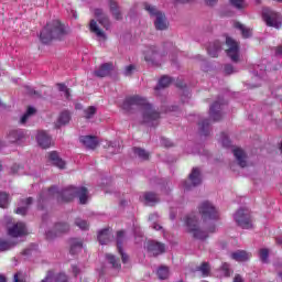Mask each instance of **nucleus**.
I'll use <instances>...</instances> for the list:
<instances>
[{"label": "nucleus", "mask_w": 282, "mask_h": 282, "mask_svg": "<svg viewBox=\"0 0 282 282\" xmlns=\"http://www.w3.org/2000/svg\"><path fill=\"white\" fill-rule=\"evenodd\" d=\"M70 243V254H78V252H80V250H83V240L78 239V238H73L69 241Z\"/></svg>", "instance_id": "cd10ccee"}, {"label": "nucleus", "mask_w": 282, "mask_h": 282, "mask_svg": "<svg viewBox=\"0 0 282 282\" xmlns=\"http://www.w3.org/2000/svg\"><path fill=\"white\" fill-rule=\"evenodd\" d=\"M41 282H52V272H48L45 279H43Z\"/></svg>", "instance_id": "13d9d810"}, {"label": "nucleus", "mask_w": 282, "mask_h": 282, "mask_svg": "<svg viewBox=\"0 0 282 282\" xmlns=\"http://www.w3.org/2000/svg\"><path fill=\"white\" fill-rule=\"evenodd\" d=\"M234 282H243V278H241V275H236Z\"/></svg>", "instance_id": "e2e57ef3"}, {"label": "nucleus", "mask_w": 282, "mask_h": 282, "mask_svg": "<svg viewBox=\"0 0 282 282\" xmlns=\"http://www.w3.org/2000/svg\"><path fill=\"white\" fill-rule=\"evenodd\" d=\"M149 219L153 221V219H158V214L150 215Z\"/></svg>", "instance_id": "774afa93"}, {"label": "nucleus", "mask_w": 282, "mask_h": 282, "mask_svg": "<svg viewBox=\"0 0 282 282\" xmlns=\"http://www.w3.org/2000/svg\"><path fill=\"white\" fill-rule=\"evenodd\" d=\"M145 248L152 257H158V254H163L165 250V247L163 243L156 242L153 240L148 241L145 245Z\"/></svg>", "instance_id": "4468645a"}, {"label": "nucleus", "mask_w": 282, "mask_h": 282, "mask_svg": "<svg viewBox=\"0 0 282 282\" xmlns=\"http://www.w3.org/2000/svg\"><path fill=\"white\" fill-rule=\"evenodd\" d=\"M13 282H25V273L18 272L13 276Z\"/></svg>", "instance_id": "3c124183"}, {"label": "nucleus", "mask_w": 282, "mask_h": 282, "mask_svg": "<svg viewBox=\"0 0 282 282\" xmlns=\"http://www.w3.org/2000/svg\"><path fill=\"white\" fill-rule=\"evenodd\" d=\"M48 161L51 162V164H53V166H56L57 169H65L66 163L63 159H61V156L58 155V152L53 151L48 153Z\"/></svg>", "instance_id": "a211bd4d"}, {"label": "nucleus", "mask_w": 282, "mask_h": 282, "mask_svg": "<svg viewBox=\"0 0 282 282\" xmlns=\"http://www.w3.org/2000/svg\"><path fill=\"white\" fill-rule=\"evenodd\" d=\"M231 6L237 8V10H243L246 8V1L243 0H230Z\"/></svg>", "instance_id": "37998d69"}, {"label": "nucleus", "mask_w": 282, "mask_h": 282, "mask_svg": "<svg viewBox=\"0 0 282 282\" xmlns=\"http://www.w3.org/2000/svg\"><path fill=\"white\" fill-rule=\"evenodd\" d=\"M36 140L42 149H50L52 147V137L45 131L37 132Z\"/></svg>", "instance_id": "dca6fc26"}, {"label": "nucleus", "mask_w": 282, "mask_h": 282, "mask_svg": "<svg viewBox=\"0 0 282 282\" xmlns=\"http://www.w3.org/2000/svg\"><path fill=\"white\" fill-rule=\"evenodd\" d=\"M135 72V65H128L126 66L123 74L124 76H131Z\"/></svg>", "instance_id": "603ef678"}, {"label": "nucleus", "mask_w": 282, "mask_h": 282, "mask_svg": "<svg viewBox=\"0 0 282 282\" xmlns=\"http://www.w3.org/2000/svg\"><path fill=\"white\" fill-rule=\"evenodd\" d=\"M124 111H133V109H139L141 113V122L148 124V127H155L160 120V112L153 108L147 98L141 96L128 97L122 105Z\"/></svg>", "instance_id": "f257e3e1"}, {"label": "nucleus", "mask_w": 282, "mask_h": 282, "mask_svg": "<svg viewBox=\"0 0 282 282\" xmlns=\"http://www.w3.org/2000/svg\"><path fill=\"white\" fill-rule=\"evenodd\" d=\"M220 144H223V147H230V139L228 138V134L226 133H221L220 134V139H219Z\"/></svg>", "instance_id": "49530a36"}, {"label": "nucleus", "mask_w": 282, "mask_h": 282, "mask_svg": "<svg viewBox=\"0 0 282 282\" xmlns=\"http://www.w3.org/2000/svg\"><path fill=\"white\" fill-rule=\"evenodd\" d=\"M221 276H229L230 275V264L229 263H223L220 268Z\"/></svg>", "instance_id": "de8ad7c7"}, {"label": "nucleus", "mask_w": 282, "mask_h": 282, "mask_svg": "<svg viewBox=\"0 0 282 282\" xmlns=\"http://www.w3.org/2000/svg\"><path fill=\"white\" fill-rule=\"evenodd\" d=\"M67 34H69V29L61 23V21L55 20L42 30L40 39L42 43L47 44L54 41V39H63V36H67Z\"/></svg>", "instance_id": "20e7f679"}, {"label": "nucleus", "mask_w": 282, "mask_h": 282, "mask_svg": "<svg viewBox=\"0 0 282 282\" xmlns=\"http://www.w3.org/2000/svg\"><path fill=\"white\" fill-rule=\"evenodd\" d=\"M262 18L265 21L267 25H269V28H275L276 30H279V28H281L282 25L281 14L272 10H264L262 13Z\"/></svg>", "instance_id": "1a4fd4ad"}, {"label": "nucleus", "mask_w": 282, "mask_h": 282, "mask_svg": "<svg viewBox=\"0 0 282 282\" xmlns=\"http://www.w3.org/2000/svg\"><path fill=\"white\" fill-rule=\"evenodd\" d=\"M112 239H113V235L109 229H102L98 234V241L101 246H107V243H109V241H111Z\"/></svg>", "instance_id": "b1692460"}, {"label": "nucleus", "mask_w": 282, "mask_h": 282, "mask_svg": "<svg viewBox=\"0 0 282 282\" xmlns=\"http://www.w3.org/2000/svg\"><path fill=\"white\" fill-rule=\"evenodd\" d=\"M232 153L239 166L246 169L248 166V155H246V152L241 148H234Z\"/></svg>", "instance_id": "2eb2a0df"}, {"label": "nucleus", "mask_w": 282, "mask_h": 282, "mask_svg": "<svg viewBox=\"0 0 282 282\" xmlns=\"http://www.w3.org/2000/svg\"><path fill=\"white\" fill-rule=\"evenodd\" d=\"M32 204V198H25L21 200V205L15 209L17 215H25L28 213V207Z\"/></svg>", "instance_id": "c756f323"}, {"label": "nucleus", "mask_w": 282, "mask_h": 282, "mask_svg": "<svg viewBox=\"0 0 282 282\" xmlns=\"http://www.w3.org/2000/svg\"><path fill=\"white\" fill-rule=\"evenodd\" d=\"M51 197H57L58 202H72L74 197H78L79 204H87L89 200V192L86 189V187L70 186L62 192H58V188L56 187H52L48 191L42 192L40 195L37 200L39 208H42V204H45V202H47V199Z\"/></svg>", "instance_id": "f03ea898"}, {"label": "nucleus", "mask_w": 282, "mask_h": 282, "mask_svg": "<svg viewBox=\"0 0 282 282\" xmlns=\"http://www.w3.org/2000/svg\"><path fill=\"white\" fill-rule=\"evenodd\" d=\"M95 17L98 19L100 25L105 28V30H109L111 28V23L109 22V18L102 12L101 9L95 10Z\"/></svg>", "instance_id": "5701e85b"}, {"label": "nucleus", "mask_w": 282, "mask_h": 282, "mask_svg": "<svg viewBox=\"0 0 282 282\" xmlns=\"http://www.w3.org/2000/svg\"><path fill=\"white\" fill-rule=\"evenodd\" d=\"M234 219L236 224L245 230H250V228H252V218L250 216V210L246 208L238 209L234 215Z\"/></svg>", "instance_id": "6e6552de"}, {"label": "nucleus", "mask_w": 282, "mask_h": 282, "mask_svg": "<svg viewBox=\"0 0 282 282\" xmlns=\"http://www.w3.org/2000/svg\"><path fill=\"white\" fill-rule=\"evenodd\" d=\"M65 232H69V225L66 223H57L51 230L46 231V239H56V237H61V235H65Z\"/></svg>", "instance_id": "ddd939ff"}, {"label": "nucleus", "mask_w": 282, "mask_h": 282, "mask_svg": "<svg viewBox=\"0 0 282 282\" xmlns=\"http://www.w3.org/2000/svg\"><path fill=\"white\" fill-rule=\"evenodd\" d=\"M10 206V195L6 192H0V208H8Z\"/></svg>", "instance_id": "e433bc0d"}, {"label": "nucleus", "mask_w": 282, "mask_h": 282, "mask_svg": "<svg viewBox=\"0 0 282 282\" xmlns=\"http://www.w3.org/2000/svg\"><path fill=\"white\" fill-rule=\"evenodd\" d=\"M198 210L205 221L219 219V210H217V207L208 200L203 202L199 205Z\"/></svg>", "instance_id": "0eeeda50"}, {"label": "nucleus", "mask_w": 282, "mask_h": 282, "mask_svg": "<svg viewBox=\"0 0 282 282\" xmlns=\"http://www.w3.org/2000/svg\"><path fill=\"white\" fill-rule=\"evenodd\" d=\"M207 52L212 58H217V56H219V52H221V42L216 41L209 44Z\"/></svg>", "instance_id": "393cba45"}, {"label": "nucleus", "mask_w": 282, "mask_h": 282, "mask_svg": "<svg viewBox=\"0 0 282 282\" xmlns=\"http://www.w3.org/2000/svg\"><path fill=\"white\" fill-rule=\"evenodd\" d=\"M276 270H278L279 276L282 279V265L281 267H276Z\"/></svg>", "instance_id": "69168bd1"}, {"label": "nucleus", "mask_w": 282, "mask_h": 282, "mask_svg": "<svg viewBox=\"0 0 282 282\" xmlns=\"http://www.w3.org/2000/svg\"><path fill=\"white\" fill-rule=\"evenodd\" d=\"M208 120L203 121L202 123H199L200 127V131L203 135H208Z\"/></svg>", "instance_id": "8fccbe9b"}, {"label": "nucleus", "mask_w": 282, "mask_h": 282, "mask_svg": "<svg viewBox=\"0 0 282 282\" xmlns=\"http://www.w3.org/2000/svg\"><path fill=\"white\" fill-rule=\"evenodd\" d=\"M7 138L9 142H19L25 138V132L19 129H12L8 132Z\"/></svg>", "instance_id": "4be33fe9"}, {"label": "nucleus", "mask_w": 282, "mask_h": 282, "mask_svg": "<svg viewBox=\"0 0 282 282\" xmlns=\"http://www.w3.org/2000/svg\"><path fill=\"white\" fill-rule=\"evenodd\" d=\"M72 120V116L68 111H64L59 115V118L57 120V127H63L64 124H67Z\"/></svg>", "instance_id": "72a5a7b5"}, {"label": "nucleus", "mask_w": 282, "mask_h": 282, "mask_svg": "<svg viewBox=\"0 0 282 282\" xmlns=\"http://www.w3.org/2000/svg\"><path fill=\"white\" fill-rule=\"evenodd\" d=\"M107 147H108V153H118V151H119V148L113 149L112 142H107Z\"/></svg>", "instance_id": "6e6d98bb"}, {"label": "nucleus", "mask_w": 282, "mask_h": 282, "mask_svg": "<svg viewBox=\"0 0 282 282\" xmlns=\"http://www.w3.org/2000/svg\"><path fill=\"white\" fill-rule=\"evenodd\" d=\"M112 67L113 66L111 64H104L99 69L95 70L94 74L97 78H105V76H109V74H111Z\"/></svg>", "instance_id": "a878e982"}, {"label": "nucleus", "mask_w": 282, "mask_h": 282, "mask_svg": "<svg viewBox=\"0 0 282 282\" xmlns=\"http://www.w3.org/2000/svg\"><path fill=\"white\" fill-rule=\"evenodd\" d=\"M250 257H251L250 253L243 250H238L231 253V259H234V261H239V262L248 261Z\"/></svg>", "instance_id": "c85d7f7f"}, {"label": "nucleus", "mask_w": 282, "mask_h": 282, "mask_svg": "<svg viewBox=\"0 0 282 282\" xmlns=\"http://www.w3.org/2000/svg\"><path fill=\"white\" fill-rule=\"evenodd\" d=\"M144 10H147V12H149V14L155 19L154 25H155L156 30H167L169 29V21L166 20V15H164V13H162L160 10H158V8H155L149 3H145Z\"/></svg>", "instance_id": "39448f33"}, {"label": "nucleus", "mask_w": 282, "mask_h": 282, "mask_svg": "<svg viewBox=\"0 0 282 282\" xmlns=\"http://www.w3.org/2000/svg\"><path fill=\"white\" fill-rule=\"evenodd\" d=\"M221 102L216 101L212 105L209 109V117L214 122H217V120H221Z\"/></svg>", "instance_id": "6ab92c4d"}, {"label": "nucleus", "mask_w": 282, "mask_h": 282, "mask_svg": "<svg viewBox=\"0 0 282 282\" xmlns=\"http://www.w3.org/2000/svg\"><path fill=\"white\" fill-rule=\"evenodd\" d=\"M55 282H67V275H65L64 273H59V274L55 278Z\"/></svg>", "instance_id": "5fc2aeb1"}, {"label": "nucleus", "mask_w": 282, "mask_h": 282, "mask_svg": "<svg viewBox=\"0 0 282 282\" xmlns=\"http://www.w3.org/2000/svg\"><path fill=\"white\" fill-rule=\"evenodd\" d=\"M106 259L107 261L112 265V268L119 270L120 268V262H118V260L116 259V256L111 254V253H107L106 254Z\"/></svg>", "instance_id": "58836bf2"}, {"label": "nucleus", "mask_w": 282, "mask_h": 282, "mask_svg": "<svg viewBox=\"0 0 282 282\" xmlns=\"http://www.w3.org/2000/svg\"><path fill=\"white\" fill-rule=\"evenodd\" d=\"M156 274H158V278L161 280V281H164L166 279H169V267H161L158 269L156 271Z\"/></svg>", "instance_id": "4c0bfd02"}, {"label": "nucleus", "mask_w": 282, "mask_h": 282, "mask_svg": "<svg viewBox=\"0 0 282 282\" xmlns=\"http://www.w3.org/2000/svg\"><path fill=\"white\" fill-rule=\"evenodd\" d=\"M270 257V250L268 249H260L259 251V259L262 263H268V258Z\"/></svg>", "instance_id": "a19ab883"}, {"label": "nucleus", "mask_w": 282, "mask_h": 282, "mask_svg": "<svg viewBox=\"0 0 282 282\" xmlns=\"http://www.w3.org/2000/svg\"><path fill=\"white\" fill-rule=\"evenodd\" d=\"M122 239H124V231H118L117 234L118 252L119 254H121L122 262L127 263V261H129V256H127V253H124V251L122 250Z\"/></svg>", "instance_id": "412c9836"}, {"label": "nucleus", "mask_w": 282, "mask_h": 282, "mask_svg": "<svg viewBox=\"0 0 282 282\" xmlns=\"http://www.w3.org/2000/svg\"><path fill=\"white\" fill-rule=\"evenodd\" d=\"M79 142L86 149H90L91 151H94V149H96V147H98V139L96 137H91V135H82L79 138Z\"/></svg>", "instance_id": "f3484780"}, {"label": "nucleus", "mask_w": 282, "mask_h": 282, "mask_svg": "<svg viewBox=\"0 0 282 282\" xmlns=\"http://www.w3.org/2000/svg\"><path fill=\"white\" fill-rule=\"evenodd\" d=\"M79 272H80V270L78 269V267L73 265V273L75 274V276H78Z\"/></svg>", "instance_id": "052dcab7"}, {"label": "nucleus", "mask_w": 282, "mask_h": 282, "mask_svg": "<svg viewBox=\"0 0 282 282\" xmlns=\"http://www.w3.org/2000/svg\"><path fill=\"white\" fill-rule=\"evenodd\" d=\"M143 56L148 65H154L155 67L162 65V61H164V54L158 51V46L145 47L143 51Z\"/></svg>", "instance_id": "423d86ee"}, {"label": "nucleus", "mask_w": 282, "mask_h": 282, "mask_svg": "<svg viewBox=\"0 0 282 282\" xmlns=\"http://www.w3.org/2000/svg\"><path fill=\"white\" fill-rule=\"evenodd\" d=\"M263 69H265V67H263V66L262 67L261 66H256L254 69H253V76H256V78L258 76H261Z\"/></svg>", "instance_id": "864d4df0"}, {"label": "nucleus", "mask_w": 282, "mask_h": 282, "mask_svg": "<svg viewBox=\"0 0 282 282\" xmlns=\"http://www.w3.org/2000/svg\"><path fill=\"white\" fill-rule=\"evenodd\" d=\"M225 73L226 74H235V68L232 67V65H226Z\"/></svg>", "instance_id": "4d7b16f0"}, {"label": "nucleus", "mask_w": 282, "mask_h": 282, "mask_svg": "<svg viewBox=\"0 0 282 282\" xmlns=\"http://www.w3.org/2000/svg\"><path fill=\"white\" fill-rule=\"evenodd\" d=\"M185 226L187 228V232H189L194 239H199L200 241L208 239V235L217 230L216 226H209L206 228L195 214H192L185 218Z\"/></svg>", "instance_id": "7ed1b4c3"}, {"label": "nucleus", "mask_w": 282, "mask_h": 282, "mask_svg": "<svg viewBox=\"0 0 282 282\" xmlns=\"http://www.w3.org/2000/svg\"><path fill=\"white\" fill-rule=\"evenodd\" d=\"M8 234L10 237L15 239L19 237H25L28 235V227L24 223H14L8 226Z\"/></svg>", "instance_id": "f8f14e48"}, {"label": "nucleus", "mask_w": 282, "mask_h": 282, "mask_svg": "<svg viewBox=\"0 0 282 282\" xmlns=\"http://www.w3.org/2000/svg\"><path fill=\"white\" fill-rule=\"evenodd\" d=\"M235 28H237V30H240L243 39H250V36H252V30L248 29L246 25L236 22Z\"/></svg>", "instance_id": "473e14b6"}, {"label": "nucleus", "mask_w": 282, "mask_h": 282, "mask_svg": "<svg viewBox=\"0 0 282 282\" xmlns=\"http://www.w3.org/2000/svg\"><path fill=\"white\" fill-rule=\"evenodd\" d=\"M109 8H110V12L112 13L113 18L117 21H120V19H122V13H120V9H118V3L113 0H110Z\"/></svg>", "instance_id": "7c9ffc66"}, {"label": "nucleus", "mask_w": 282, "mask_h": 282, "mask_svg": "<svg viewBox=\"0 0 282 282\" xmlns=\"http://www.w3.org/2000/svg\"><path fill=\"white\" fill-rule=\"evenodd\" d=\"M141 200L147 204V206H153V204H158L160 198L154 193L148 192L141 196Z\"/></svg>", "instance_id": "bb28decb"}, {"label": "nucleus", "mask_w": 282, "mask_h": 282, "mask_svg": "<svg viewBox=\"0 0 282 282\" xmlns=\"http://www.w3.org/2000/svg\"><path fill=\"white\" fill-rule=\"evenodd\" d=\"M25 89H26V94H30V95L36 94V91H34V89H32V87L30 86H25Z\"/></svg>", "instance_id": "bf43d9fd"}, {"label": "nucleus", "mask_w": 282, "mask_h": 282, "mask_svg": "<svg viewBox=\"0 0 282 282\" xmlns=\"http://www.w3.org/2000/svg\"><path fill=\"white\" fill-rule=\"evenodd\" d=\"M172 79L169 76H163L160 80H159V85L155 87V91H160V89H164L166 87H169V85H171Z\"/></svg>", "instance_id": "f704fd0d"}, {"label": "nucleus", "mask_w": 282, "mask_h": 282, "mask_svg": "<svg viewBox=\"0 0 282 282\" xmlns=\"http://www.w3.org/2000/svg\"><path fill=\"white\" fill-rule=\"evenodd\" d=\"M94 116H96V107L90 106L85 110V118H87V120L94 118Z\"/></svg>", "instance_id": "a18cd8bd"}, {"label": "nucleus", "mask_w": 282, "mask_h": 282, "mask_svg": "<svg viewBox=\"0 0 282 282\" xmlns=\"http://www.w3.org/2000/svg\"><path fill=\"white\" fill-rule=\"evenodd\" d=\"M89 30L90 32H93V34H96L99 41H107V34H105V31L100 30V26H98V22H96L95 20L90 21Z\"/></svg>", "instance_id": "aec40b11"}, {"label": "nucleus", "mask_w": 282, "mask_h": 282, "mask_svg": "<svg viewBox=\"0 0 282 282\" xmlns=\"http://www.w3.org/2000/svg\"><path fill=\"white\" fill-rule=\"evenodd\" d=\"M75 225L80 228V230H87L89 228V224L86 223V220H83L80 218H77L75 220Z\"/></svg>", "instance_id": "c03bdc74"}, {"label": "nucleus", "mask_w": 282, "mask_h": 282, "mask_svg": "<svg viewBox=\"0 0 282 282\" xmlns=\"http://www.w3.org/2000/svg\"><path fill=\"white\" fill-rule=\"evenodd\" d=\"M226 45H227V56L234 62L237 63L239 61V43L235 41L232 37L226 39Z\"/></svg>", "instance_id": "9b49d317"}, {"label": "nucleus", "mask_w": 282, "mask_h": 282, "mask_svg": "<svg viewBox=\"0 0 282 282\" xmlns=\"http://www.w3.org/2000/svg\"><path fill=\"white\" fill-rule=\"evenodd\" d=\"M57 89H58V91L64 94V96L66 98H69V88H67V86H65V84H57Z\"/></svg>", "instance_id": "09e8293b"}, {"label": "nucleus", "mask_w": 282, "mask_h": 282, "mask_svg": "<svg viewBox=\"0 0 282 282\" xmlns=\"http://www.w3.org/2000/svg\"><path fill=\"white\" fill-rule=\"evenodd\" d=\"M14 246H17V242L0 238V252H6V250H12Z\"/></svg>", "instance_id": "2f4dec72"}, {"label": "nucleus", "mask_w": 282, "mask_h": 282, "mask_svg": "<svg viewBox=\"0 0 282 282\" xmlns=\"http://www.w3.org/2000/svg\"><path fill=\"white\" fill-rule=\"evenodd\" d=\"M134 154L140 160H149V152H147V150H142L140 148H134Z\"/></svg>", "instance_id": "ea45409f"}, {"label": "nucleus", "mask_w": 282, "mask_h": 282, "mask_svg": "<svg viewBox=\"0 0 282 282\" xmlns=\"http://www.w3.org/2000/svg\"><path fill=\"white\" fill-rule=\"evenodd\" d=\"M198 272H202V276H208V274H210V265L207 262H204L198 268Z\"/></svg>", "instance_id": "79ce46f5"}, {"label": "nucleus", "mask_w": 282, "mask_h": 282, "mask_svg": "<svg viewBox=\"0 0 282 282\" xmlns=\"http://www.w3.org/2000/svg\"><path fill=\"white\" fill-rule=\"evenodd\" d=\"M34 113H36V109L34 107H29L26 112L21 117L20 123L25 124V122H28V120H30Z\"/></svg>", "instance_id": "c9c22d12"}, {"label": "nucleus", "mask_w": 282, "mask_h": 282, "mask_svg": "<svg viewBox=\"0 0 282 282\" xmlns=\"http://www.w3.org/2000/svg\"><path fill=\"white\" fill-rule=\"evenodd\" d=\"M163 144H164V147H172L170 141H167L166 139H163Z\"/></svg>", "instance_id": "338daca9"}, {"label": "nucleus", "mask_w": 282, "mask_h": 282, "mask_svg": "<svg viewBox=\"0 0 282 282\" xmlns=\"http://www.w3.org/2000/svg\"><path fill=\"white\" fill-rule=\"evenodd\" d=\"M152 228H153L154 230H162V226H160L158 223H154V224L152 225Z\"/></svg>", "instance_id": "680f3d73"}, {"label": "nucleus", "mask_w": 282, "mask_h": 282, "mask_svg": "<svg viewBox=\"0 0 282 282\" xmlns=\"http://www.w3.org/2000/svg\"><path fill=\"white\" fill-rule=\"evenodd\" d=\"M205 2L207 3V6H215V3H217V0H205Z\"/></svg>", "instance_id": "0e129e2a"}, {"label": "nucleus", "mask_w": 282, "mask_h": 282, "mask_svg": "<svg viewBox=\"0 0 282 282\" xmlns=\"http://www.w3.org/2000/svg\"><path fill=\"white\" fill-rule=\"evenodd\" d=\"M199 184H202V172H199V169L197 167L192 170L188 181H182V187L185 191H191V188L199 186Z\"/></svg>", "instance_id": "9d476101"}]
</instances>
